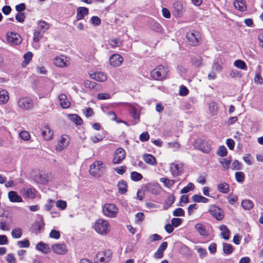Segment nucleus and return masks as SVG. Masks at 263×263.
<instances>
[{"label": "nucleus", "mask_w": 263, "mask_h": 263, "mask_svg": "<svg viewBox=\"0 0 263 263\" xmlns=\"http://www.w3.org/2000/svg\"><path fill=\"white\" fill-rule=\"evenodd\" d=\"M93 229L96 233L102 236L109 234L111 230L109 222L102 218L97 219L95 222Z\"/></svg>", "instance_id": "obj_1"}, {"label": "nucleus", "mask_w": 263, "mask_h": 263, "mask_svg": "<svg viewBox=\"0 0 263 263\" xmlns=\"http://www.w3.org/2000/svg\"><path fill=\"white\" fill-rule=\"evenodd\" d=\"M105 164L101 161H96L90 166L89 173L91 175L98 178L102 176L105 172Z\"/></svg>", "instance_id": "obj_2"}, {"label": "nucleus", "mask_w": 263, "mask_h": 263, "mask_svg": "<svg viewBox=\"0 0 263 263\" xmlns=\"http://www.w3.org/2000/svg\"><path fill=\"white\" fill-rule=\"evenodd\" d=\"M118 208L113 203H105L102 206V212L104 216L109 218H115L118 213Z\"/></svg>", "instance_id": "obj_3"}, {"label": "nucleus", "mask_w": 263, "mask_h": 263, "mask_svg": "<svg viewBox=\"0 0 263 263\" xmlns=\"http://www.w3.org/2000/svg\"><path fill=\"white\" fill-rule=\"evenodd\" d=\"M168 72V70L162 65H159L151 71L152 77L156 80H162L164 79Z\"/></svg>", "instance_id": "obj_4"}, {"label": "nucleus", "mask_w": 263, "mask_h": 263, "mask_svg": "<svg viewBox=\"0 0 263 263\" xmlns=\"http://www.w3.org/2000/svg\"><path fill=\"white\" fill-rule=\"evenodd\" d=\"M17 105L23 110H30L33 107V102L30 98L23 97L17 100Z\"/></svg>", "instance_id": "obj_5"}, {"label": "nucleus", "mask_w": 263, "mask_h": 263, "mask_svg": "<svg viewBox=\"0 0 263 263\" xmlns=\"http://www.w3.org/2000/svg\"><path fill=\"white\" fill-rule=\"evenodd\" d=\"M53 64L59 68H66L71 64V60L69 57L65 55L55 57L53 60Z\"/></svg>", "instance_id": "obj_6"}, {"label": "nucleus", "mask_w": 263, "mask_h": 263, "mask_svg": "<svg viewBox=\"0 0 263 263\" xmlns=\"http://www.w3.org/2000/svg\"><path fill=\"white\" fill-rule=\"evenodd\" d=\"M7 42L12 46H15L20 44L22 41V37L17 33L9 32L6 34Z\"/></svg>", "instance_id": "obj_7"}, {"label": "nucleus", "mask_w": 263, "mask_h": 263, "mask_svg": "<svg viewBox=\"0 0 263 263\" xmlns=\"http://www.w3.org/2000/svg\"><path fill=\"white\" fill-rule=\"evenodd\" d=\"M111 256V251L106 250L98 252L96 255V258L100 263H107L110 260Z\"/></svg>", "instance_id": "obj_8"}, {"label": "nucleus", "mask_w": 263, "mask_h": 263, "mask_svg": "<svg viewBox=\"0 0 263 263\" xmlns=\"http://www.w3.org/2000/svg\"><path fill=\"white\" fill-rule=\"evenodd\" d=\"M194 146L204 153H209L211 149L210 144L206 141L198 139L194 142Z\"/></svg>", "instance_id": "obj_9"}, {"label": "nucleus", "mask_w": 263, "mask_h": 263, "mask_svg": "<svg viewBox=\"0 0 263 263\" xmlns=\"http://www.w3.org/2000/svg\"><path fill=\"white\" fill-rule=\"evenodd\" d=\"M209 212L217 220H222L224 217L223 211L215 205L209 206Z\"/></svg>", "instance_id": "obj_10"}, {"label": "nucleus", "mask_w": 263, "mask_h": 263, "mask_svg": "<svg viewBox=\"0 0 263 263\" xmlns=\"http://www.w3.org/2000/svg\"><path fill=\"white\" fill-rule=\"evenodd\" d=\"M186 38L191 45L196 46L199 43L200 36L198 32L190 31L186 33Z\"/></svg>", "instance_id": "obj_11"}, {"label": "nucleus", "mask_w": 263, "mask_h": 263, "mask_svg": "<svg viewBox=\"0 0 263 263\" xmlns=\"http://www.w3.org/2000/svg\"><path fill=\"white\" fill-rule=\"evenodd\" d=\"M51 250L56 254L64 255L67 253L68 248L65 243H55L51 246Z\"/></svg>", "instance_id": "obj_12"}, {"label": "nucleus", "mask_w": 263, "mask_h": 263, "mask_svg": "<svg viewBox=\"0 0 263 263\" xmlns=\"http://www.w3.org/2000/svg\"><path fill=\"white\" fill-rule=\"evenodd\" d=\"M69 143V138L67 135H62L59 139L55 146L57 151L61 152L64 149Z\"/></svg>", "instance_id": "obj_13"}, {"label": "nucleus", "mask_w": 263, "mask_h": 263, "mask_svg": "<svg viewBox=\"0 0 263 263\" xmlns=\"http://www.w3.org/2000/svg\"><path fill=\"white\" fill-rule=\"evenodd\" d=\"M37 191L34 188H22L20 190V194L24 198L33 199L35 198Z\"/></svg>", "instance_id": "obj_14"}, {"label": "nucleus", "mask_w": 263, "mask_h": 263, "mask_svg": "<svg viewBox=\"0 0 263 263\" xmlns=\"http://www.w3.org/2000/svg\"><path fill=\"white\" fill-rule=\"evenodd\" d=\"M123 57L118 53L111 55L109 59V65L114 67L121 66L123 62Z\"/></svg>", "instance_id": "obj_15"}, {"label": "nucleus", "mask_w": 263, "mask_h": 263, "mask_svg": "<svg viewBox=\"0 0 263 263\" xmlns=\"http://www.w3.org/2000/svg\"><path fill=\"white\" fill-rule=\"evenodd\" d=\"M125 152L122 148H117L114 153L112 162L114 164L120 163L125 157Z\"/></svg>", "instance_id": "obj_16"}, {"label": "nucleus", "mask_w": 263, "mask_h": 263, "mask_svg": "<svg viewBox=\"0 0 263 263\" xmlns=\"http://www.w3.org/2000/svg\"><path fill=\"white\" fill-rule=\"evenodd\" d=\"M91 79L95 80L99 82H105L107 80L106 74L101 71H97L89 74Z\"/></svg>", "instance_id": "obj_17"}, {"label": "nucleus", "mask_w": 263, "mask_h": 263, "mask_svg": "<svg viewBox=\"0 0 263 263\" xmlns=\"http://www.w3.org/2000/svg\"><path fill=\"white\" fill-rule=\"evenodd\" d=\"M182 167L181 164H177L176 163H173L170 164V171L174 177L178 176L181 172Z\"/></svg>", "instance_id": "obj_18"}, {"label": "nucleus", "mask_w": 263, "mask_h": 263, "mask_svg": "<svg viewBox=\"0 0 263 263\" xmlns=\"http://www.w3.org/2000/svg\"><path fill=\"white\" fill-rule=\"evenodd\" d=\"M8 198L11 202H22V197L15 191H10L8 193Z\"/></svg>", "instance_id": "obj_19"}, {"label": "nucleus", "mask_w": 263, "mask_h": 263, "mask_svg": "<svg viewBox=\"0 0 263 263\" xmlns=\"http://www.w3.org/2000/svg\"><path fill=\"white\" fill-rule=\"evenodd\" d=\"M34 174L33 177L36 182L43 184L47 182V180L45 177V174L43 172L37 171L34 172Z\"/></svg>", "instance_id": "obj_20"}, {"label": "nucleus", "mask_w": 263, "mask_h": 263, "mask_svg": "<svg viewBox=\"0 0 263 263\" xmlns=\"http://www.w3.org/2000/svg\"><path fill=\"white\" fill-rule=\"evenodd\" d=\"M58 100L62 108L67 109L70 106V102L68 101L67 96L65 94L59 95Z\"/></svg>", "instance_id": "obj_21"}, {"label": "nucleus", "mask_w": 263, "mask_h": 263, "mask_svg": "<svg viewBox=\"0 0 263 263\" xmlns=\"http://www.w3.org/2000/svg\"><path fill=\"white\" fill-rule=\"evenodd\" d=\"M42 134L46 140H51L53 137V132L48 126L43 127Z\"/></svg>", "instance_id": "obj_22"}, {"label": "nucleus", "mask_w": 263, "mask_h": 263, "mask_svg": "<svg viewBox=\"0 0 263 263\" xmlns=\"http://www.w3.org/2000/svg\"><path fill=\"white\" fill-rule=\"evenodd\" d=\"M167 247V242L166 241L163 242L159 246L157 251L155 253L154 257L156 258H162L164 252L166 249Z\"/></svg>", "instance_id": "obj_23"}, {"label": "nucleus", "mask_w": 263, "mask_h": 263, "mask_svg": "<svg viewBox=\"0 0 263 263\" xmlns=\"http://www.w3.org/2000/svg\"><path fill=\"white\" fill-rule=\"evenodd\" d=\"M88 14V9L84 7H80L77 9V20H81L83 19L85 15Z\"/></svg>", "instance_id": "obj_24"}, {"label": "nucleus", "mask_w": 263, "mask_h": 263, "mask_svg": "<svg viewBox=\"0 0 263 263\" xmlns=\"http://www.w3.org/2000/svg\"><path fill=\"white\" fill-rule=\"evenodd\" d=\"M9 99L8 91L5 89L0 88V105H4L7 103Z\"/></svg>", "instance_id": "obj_25"}, {"label": "nucleus", "mask_w": 263, "mask_h": 263, "mask_svg": "<svg viewBox=\"0 0 263 263\" xmlns=\"http://www.w3.org/2000/svg\"><path fill=\"white\" fill-rule=\"evenodd\" d=\"M235 8L241 12L247 10L246 2L244 0H235L233 3Z\"/></svg>", "instance_id": "obj_26"}, {"label": "nucleus", "mask_w": 263, "mask_h": 263, "mask_svg": "<svg viewBox=\"0 0 263 263\" xmlns=\"http://www.w3.org/2000/svg\"><path fill=\"white\" fill-rule=\"evenodd\" d=\"M195 229L196 231L202 236H207L209 233L206 227L203 224L199 223L196 224Z\"/></svg>", "instance_id": "obj_27"}, {"label": "nucleus", "mask_w": 263, "mask_h": 263, "mask_svg": "<svg viewBox=\"0 0 263 263\" xmlns=\"http://www.w3.org/2000/svg\"><path fill=\"white\" fill-rule=\"evenodd\" d=\"M143 159L144 161L150 165H156L157 161L155 157L151 154H144L143 155Z\"/></svg>", "instance_id": "obj_28"}, {"label": "nucleus", "mask_w": 263, "mask_h": 263, "mask_svg": "<svg viewBox=\"0 0 263 263\" xmlns=\"http://www.w3.org/2000/svg\"><path fill=\"white\" fill-rule=\"evenodd\" d=\"M36 249L44 253L47 254L50 252V248L45 243L40 242L36 246Z\"/></svg>", "instance_id": "obj_29"}, {"label": "nucleus", "mask_w": 263, "mask_h": 263, "mask_svg": "<svg viewBox=\"0 0 263 263\" xmlns=\"http://www.w3.org/2000/svg\"><path fill=\"white\" fill-rule=\"evenodd\" d=\"M219 229L221 231V235L222 238L225 240H228L230 238V231L226 225H221L219 227Z\"/></svg>", "instance_id": "obj_30"}, {"label": "nucleus", "mask_w": 263, "mask_h": 263, "mask_svg": "<svg viewBox=\"0 0 263 263\" xmlns=\"http://www.w3.org/2000/svg\"><path fill=\"white\" fill-rule=\"evenodd\" d=\"M68 118L77 125H79L82 124V120L76 114H69L68 115Z\"/></svg>", "instance_id": "obj_31"}, {"label": "nucleus", "mask_w": 263, "mask_h": 263, "mask_svg": "<svg viewBox=\"0 0 263 263\" xmlns=\"http://www.w3.org/2000/svg\"><path fill=\"white\" fill-rule=\"evenodd\" d=\"M117 186L120 193L124 194L127 192V185L125 181H120L118 183Z\"/></svg>", "instance_id": "obj_32"}, {"label": "nucleus", "mask_w": 263, "mask_h": 263, "mask_svg": "<svg viewBox=\"0 0 263 263\" xmlns=\"http://www.w3.org/2000/svg\"><path fill=\"white\" fill-rule=\"evenodd\" d=\"M218 191L223 194L228 193L229 192V185L226 182L219 183L217 185Z\"/></svg>", "instance_id": "obj_33"}, {"label": "nucleus", "mask_w": 263, "mask_h": 263, "mask_svg": "<svg viewBox=\"0 0 263 263\" xmlns=\"http://www.w3.org/2000/svg\"><path fill=\"white\" fill-rule=\"evenodd\" d=\"M24 61L22 64L23 67H25L29 64L32 58V54L31 52H27L24 55Z\"/></svg>", "instance_id": "obj_34"}, {"label": "nucleus", "mask_w": 263, "mask_h": 263, "mask_svg": "<svg viewBox=\"0 0 263 263\" xmlns=\"http://www.w3.org/2000/svg\"><path fill=\"white\" fill-rule=\"evenodd\" d=\"M192 200L196 202L207 203L209 199L201 195H194L192 197Z\"/></svg>", "instance_id": "obj_35"}, {"label": "nucleus", "mask_w": 263, "mask_h": 263, "mask_svg": "<svg viewBox=\"0 0 263 263\" xmlns=\"http://www.w3.org/2000/svg\"><path fill=\"white\" fill-rule=\"evenodd\" d=\"M234 65L237 68L241 70H247V66L245 62L241 60H237L234 62Z\"/></svg>", "instance_id": "obj_36"}, {"label": "nucleus", "mask_w": 263, "mask_h": 263, "mask_svg": "<svg viewBox=\"0 0 263 263\" xmlns=\"http://www.w3.org/2000/svg\"><path fill=\"white\" fill-rule=\"evenodd\" d=\"M160 181L162 182L165 186L171 188L175 183L174 180L168 179L166 178L163 177L160 179Z\"/></svg>", "instance_id": "obj_37"}, {"label": "nucleus", "mask_w": 263, "mask_h": 263, "mask_svg": "<svg viewBox=\"0 0 263 263\" xmlns=\"http://www.w3.org/2000/svg\"><path fill=\"white\" fill-rule=\"evenodd\" d=\"M242 208L246 210H250L253 207V203L250 200H244L241 202Z\"/></svg>", "instance_id": "obj_38"}, {"label": "nucleus", "mask_w": 263, "mask_h": 263, "mask_svg": "<svg viewBox=\"0 0 263 263\" xmlns=\"http://www.w3.org/2000/svg\"><path fill=\"white\" fill-rule=\"evenodd\" d=\"M234 250V248L232 245L227 243H223V252L228 255L231 254Z\"/></svg>", "instance_id": "obj_39"}, {"label": "nucleus", "mask_w": 263, "mask_h": 263, "mask_svg": "<svg viewBox=\"0 0 263 263\" xmlns=\"http://www.w3.org/2000/svg\"><path fill=\"white\" fill-rule=\"evenodd\" d=\"M122 44V42L120 40L117 39H111L109 41V45L112 48L120 47Z\"/></svg>", "instance_id": "obj_40"}, {"label": "nucleus", "mask_w": 263, "mask_h": 263, "mask_svg": "<svg viewBox=\"0 0 263 263\" xmlns=\"http://www.w3.org/2000/svg\"><path fill=\"white\" fill-rule=\"evenodd\" d=\"M209 109L212 116L216 115L218 111V107L215 102H211L210 103Z\"/></svg>", "instance_id": "obj_41"}, {"label": "nucleus", "mask_w": 263, "mask_h": 263, "mask_svg": "<svg viewBox=\"0 0 263 263\" xmlns=\"http://www.w3.org/2000/svg\"><path fill=\"white\" fill-rule=\"evenodd\" d=\"M175 201V197L173 195L170 196L168 197L165 202L164 203V209H167L169 208L171 205L173 204Z\"/></svg>", "instance_id": "obj_42"}, {"label": "nucleus", "mask_w": 263, "mask_h": 263, "mask_svg": "<svg viewBox=\"0 0 263 263\" xmlns=\"http://www.w3.org/2000/svg\"><path fill=\"white\" fill-rule=\"evenodd\" d=\"M130 179L134 181H139L142 179V176L137 172H132L130 174Z\"/></svg>", "instance_id": "obj_43"}, {"label": "nucleus", "mask_w": 263, "mask_h": 263, "mask_svg": "<svg viewBox=\"0 0 263 263\" xmlns=\"http://www.w3.org/2000/svg\"><path fill=\"white\" fill-rule=\"evenodd\" d=\"M216 154L217 155H218L219 156L224 157V156H227L228 154L227 149L224 146H223V145L220 146L218 148V149L216 152Z\"/></svg>", "instance_id": "obj_44"}, {"label": "nucleus", "mask_w": 263, "mask_h": 263, "mask_svg": "<svg viewBox=\"0 0 263 263\" xmlns=\"http://www.w3.org/2000/svg\"><path fill=\"white\" fill-rule=\"evenodd\" d=\"M11 235L14 238H20L22 235V230L20 228H15L12 231Z\"/></svg>", "instance_id": "obj_45"}, {"label": "nucleus", "mask_w": 263, "mask_h": 263, "mask_svg": "<svg viewBox=\"0 0 263 263\" xmlns=\"http://www.w3.org/2000/svg\"><path fill=\"white\" fill-rule=\"evenodd\" d=\"M219 162L222 165V167L225 170H228L229 168L231 163L230 160L225 158H220L219 160Z\"/></svg>", "instance_id": "obj_46"}, {"label": "nucleus", "mask_w": 263, "mask_h": 263, "mask_svg": "<svg viewBox=\"0 0 263 263\" xmlns=\"http://www.w3.org/2000/svg\"><path fill=\"white\" fill-rule=\"evenodd\" d=\"M55 205L61 210H64L67 207V202L64 200H58L56 201Z\"/></svg>", "instance_id": "obj_47"}, {"label": "nucleus", "mask_w": 263, "mask_h": 263, "mask_svg": "<svg viewBox=\"0 0 263 263\" xmlns=\"http://www.w3.org/2000/svg\"><path fill=\"white\" fill-rule=\"evenodd\" d=\"M194 185L192 183H189L187 186L184 187L180 191L181 194L187 193L189 191L193 190L194 189Z\"/></svg>", "instance_id": "obj_48"}, {"label": "nucleus", "mask_w": 263, "mask_h": 263, "mask_svg": "<svg viewBox=\"0 0 263 263\" xmlns=\"http://www.w3.org/2000/svg\"><path fill=\"white\" fill-rule=\"evenodd\" d=\"M96 83L94 82L90 81L89 80H86L84 81V86L88 89H95Z\"/></svg>", "instance_id": "obj_49"}, {"label": "nucleus", "mask_w": 263, "mask_h": 263, "mask_svg": "<svg viewBox=\"0 0 263 263\" xmlns=\"http://www.w3.org/2000/svg\"><path fill=\"white\" fill-rule=\"evenodd\" d=\"M43 32L40 30H36L34 32L33 41L35 42H38L42 38Z\"/></svg>", "instance_id": "obj_50"}, {"label": "nucleus", "mask_w": 263, "mask_h": 263, "mask_svg": "<svg viewBox=\"0 0 263 263\" xmlns=\"http://www.w3.org/2000/svg\"><path fill=\"white\" fill-rule=\"evenodd\" d=\"M235 177L237 182H242L244 180L245 175L242 172H238L235 173Z\"/></svg>", "instance_id": "obj_51"}, {"label": "nucleus", "mask_w": 263, "mask_h": 263, "mask_svg": "<svg viewBox=\"0 0 263 263\" xmlns=\"http://www.w3.org/2000/svg\"><path fill=\"white\" fill-rule=\"evenodd\" d=\"M20 138L25 141H28L30 138V135L27 131L24 130L20 133Z\"/></svg>", "instance_id": "obj_52"}, {"label": "nucleus", "mask_w": 263, "mask_h": 263, "mask_svg": "<svg viewBox=\"0 0 263 263\" xmlns=\"http://www.w3.org/2000/svg\"><path fill=\"white\" fill-rule=\"evenodd\" d=\"M38 30L44 32L48 29V25L45 22H40L38 24Z\"/></svg>", "instance_id": "obj_53"}, {"label": "nucleus", "mask_w": 263, "mask_h": 263, "mask_svg": "<svg viewBox=\"0 0 263 263\" xmlns=\"http://www.w3.org/2000/svg\"><path fill=\"white\" fill-rule=\"evenodd\" d=\"M189 93L188 89L184 85H181L180 87L179 90V94L181 96H185Z\"/></svg>", "instance_id": "obj_54"}, {"label": "nucleus", "mask_w": 263, "mask_h": 263, "mask_svg": "<svg viewBox=\"0 0 263 263\" xmlns=\"http://www.w3.org/2000/svg\"><path fill=\"white\" fill-rule=\"evenodd\" d=\"M17 245L20 248H28L30 245V243L28 240L25 239L24 240L19 241L17 242Z\"/></svg>", "instance_id": "obj_55"}, {"label": "nucleus", "mask_w": 263, "mask_h": 263, "mask_svg": "<svg viewBox=\"0 0 263 263\" xmlns=\"http://www.w3.org/2000/svg\"><path fill=\"white\" fill-rule=\"evenodd\" d=\"M152 29L156 32H160L162 30L161 25L158 22H154L152 24Z\"/></svg>", "instance_id": "obj_56"}, {"label": "nucleus", "mask_w": 263, "mask_h": 263, "mask_svg": "<svg viewBox=\"0 0 263 263\" xmlns=\"http://www.w3.org/2000/svg\"><path fill=\"white\" fill-rule=\"evenodd\" d=\"M49 237L52 238L58 239L60 237V232L58 231L52 230L49 234Z\"/></svg>", "instance_id": "obj_57"}, {"label": "nucleus", "mask_w": 263, "mask_h": 263, "mask_svg": "<svg viewBox=\"0 0 263 263\" xmlns=\"http://www.w3.org/2000/svg\"><path fill=\"white\" fill-rule=\"evenodd\" d=\"M91 23L95 26H99L101 24V20L96 16L91 17L90 19Z\"/></svg>", "instance_id": "obj_58"}, {"label": "nucleus", "mask_w": 263, "mask_h": 263, "mask_svg": "<svg viewBox=\"0 0 263 263\" xmlns=\"http://www.w3.org/2000/svg\"><path fill=\"white\" fill-rule=\"evenodd\" d=\"M110 98V95L107 93H100L97 96L98 99L100 100L109 99Z\"/></svg>", "instance_id": "obj_59"}, {"label": "nucleus", "mask_w": 263, "mask_h": 263, "mask_svg": "<svg viewBox=\"0 0 263 263\" xmlns=\"http://www.w3.org/2000/svg\"><path fill=\"white\" fill-rule=\"evenodd\" d=\"M6 260L9 263H16V258L12 254H8L6 256Z\"/></svg>", "instance_id": "obj_60"}, {"label": "nucleus", "mask_w": 263, "mask_h": 263, "mask_svg": "<svg viewBox=\"0 0 263 263\" xmlns=\"http://www.w3.org/2000/svg\"><path fill=\"white\" fill-rule=\"evenodd\" d=\"M108 116L110 118V119L112 121H115L117 123L122 122L121 120H117V118L116 113L114 111H109L107 114Z\"/></svg>", "instance_id": "obj_61"}, {"label": "nucleus", "mask_w": 263, "mask_h": 263, "mask_svg": "<svg viewBox=\"0 0 263 263\" xmlns=\"http://www.w3.org/2000/svg\"><path fill=\"white\" fill-rule=\"evenodd\" d=\"M184 214V210L180 208H177L173 212V215L175 216H183Z\"/></svg>", "instance_id": "obj_62"}, {"label": "nucleus", "mask_w": 263, "mask_h": 263, "mask_svg": "<svg viewBox=\"0 0 263 263\" xmlns=\"http://www.w3.org/2000/svg\"><path fill=\"white\" fill-rule=\"evenodd\" d=\"M193 64L197 67L202 65V58L201 57L195 58L192 60Z\"/></svg>", "instance_id": "obj_63"}, {"label": "nucleus", "mask_w": 263, "mask_h": 263, "mask_svg": "<svg viewBox=\"0 0 263 263\" xmlns=\"http://www.w3.org/2000/svg\"><path fill=\"white\" fill-rule=\"evenodd\" d=\"M171 223L174 227H177L181 224V220L179 218H174L172 219Z\"/></svg>", "instance_id": "obj_64"}]
</instances>
